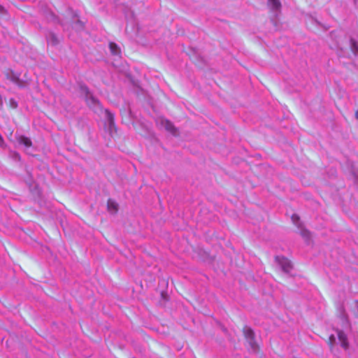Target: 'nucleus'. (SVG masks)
I'll return each mask as SVG.
<instances>
[{
    "instance_id": "f8f14e48",
    "label": "nucleus",
    "mask_w": 358,
    "mask_h": 358,
    "mask_svg": "<svg viewBox=\"0 0 358 358\" xmlns=\"http://www.w3.org/2000/svg\"><path fill=\"white\" fill-rule=\"evenodd\" d=\"M106 115H107V119L108 120L109 127H112L114 126L113 115L108 110H106Z\"/></svg>"
},
{
    "instance_id": "4468645a",
    "label": "nucleus",
    "mask_w": 358,
    "mask_h": 358,
    "mask_svg": "<svg viewBox=\"0 0 358 358\" xmlns=\"http://www.w3.org/2000/svg\"><path fill=\"white\" fill-rule=\"evenodd\" d=\"M48 42L50 43L52 45H56L58 43V40L55 35L50 34L48 38Z\"/></svg>"
},
{
    "instance_id": "7ed1b4c3",
    "label": "nucleus",
    "mask_w": 358,
    "mask_h": 358,
    "mask_svg": "<svg viewBox=\"0 0 358 358\" xmlns=\"http://www.w3.org/2000/svg\"><path fill=\"white\" fill-rule=\"evenodd\" d=\"M275 262L280 266L282 271L285 273H289L292 268V265L290 261L284 257L276 256Z\"/></svg>"
},
{
    "instance_id": "20e7f679",
    "label": "nucleus",
    "mask_w": 358,
    "mask_h": 358,
    "mask_svg": "<svg viewBox=\"0 0 358 358\" xmlns=\"http://www.w3.org/2000/svg\"><path fill=\"white\" fill-rule=\"evenodd\" d=\"M81 90L85 94L86 101L90 107L94 108L99 106V101L92 96L86 87H81Z\"/></svg>"
},
{
    "instance_id": "423d86ee",
    "label": "nucleus",
    "mask_w": 358,
    "mask_h": 358,
    "mask_svg": "<svg viewBox=\"0 0 358 358\" xmlns=\"http://www.w3.org/2000/svg\"><path fill=\"white\" fill-rule=\"evenodd\" d=\"M337 335H338V338L339 342L341 343V346L344 349H348V338H347V336L345 335V334L341 330H338Z\"/></svg>"
},
{
    "instance_id": "0eeeda50",
    "label": "nucleus",
    "mask_w": 358,
    "mask_h": 358,
    "mask_svg": "<svg viewBox=\"0 0 358 358\" xmlns=\"http://www.w3.org/2000/svg\"><path fill=\"white\" fill-rule=\"evenodd\" d=\"M107 208L110 213H116L118 210L117 203L112 199L108 200Z\"/></svg>"
},
{
    "instance_id": "9b49d317",
    "label": "nucleus",
    "mask_w": 358,
    "mask_h": 358,
    "mask_svg": "<svg viewBox=\"0 0 358 358\" xmlns=\"http://www.w3.org/2000/svg\"><path fill=\"white\" fill-rule=\"evenodd\" d=\"M109 48L113 55H117L120 53V49L114 43H110Z\"/></svg>"
},
{
    "instance_id": "39448f33",
    "label": "nucleus",
    "mask_w": 358,
    "mask_h": 358,
    "mask_svg": "<svg viewBox=\"0 0 358 358\" xmlns=\"http://www.w3.org/2000/svg\"><path fill=\"white\" fill-rule=\"evenodd\" d=\"M267 5L270 10L278 14L281 10V2L280 0H268Z\"/></svg>"
},
{
    "instance_id": "f03ea898",
    "label": "nucleus",
    "mask_w": 358,
    "mask_h": 358,
    "mask_svg": "<svg viewBox=\"0 0 358 358\" xmlns=\"http://www.w3.org/2000/svg\"><path fill=\"white\" fill-rule=\"evenodd\" d=\"M243 334L245 336V338L248 341L251 349L254 352H257L258 349V345L255 341V333L253 330L250 327L245 326L243 328Z\"/></svg>"
},
{
    "instance_id": "6e6552de",
    "label": "nucleus",
    "mask_w": 358,
    "mask_h": 358,
    "mask_svg": "<svg viewBox=\"0 0 358 358\" xmlns=\"http://www.w3.org/2000/svg\"><path fill=\"white\" fill-rule=\"evenodd\" d=\"M299 229L301 236L303 238L305 241L308 243L311 238V234L310 231L304 229L303 227H301Z\"/></svg>"
},
{
    "instance_id": "dca6fc26",
    "label": "nucleus",
    "mask_w": 358,
    "mask_h": 358,
    "mask_svg": "<svg viewBox=\"0 0 358 358\" xmlns=\"http://www.w3.org/2000/svg\"><path fill=\"white\" fill-rule=\"evenodd\" d=\"M10 105L13 108H16L17 107V103L13 99H10Z\"/></svg>"
},
{
    "instance_id": "2eb2a0df",
    "label": "nucleus",
    "mask_w": 358,
    "mask_h": 358,
    "mask_svg": "<svg viewBox=\"0 0 358 358\" xmlns=\"http://www.w3.org/2000/svg\"><path fill=\"white\" fill-rule=\"evenodd\" d=\"M329 345L332 347L336 342V338L334 335H331L329 338Z\"/></svg>"
},
{
    "instance_id": "f257e3e1",
    "label": "nucleus",
    "mask_w": 358,
    "mask_h": 358,
    "mask_svg": "<svg viewBox=\"0 0 358 358\" xmlns=\"http://www.w3.org/2000/svg\"><path fill=\"white\" fill-rule=\"evenodd\" d=\"M157 124L161 129H165L166 131L169 132L173 136H176L178 135V129L169 120L163 117H160L157 119Z\"/></svg>"
},
{
    "instance_id": "f3484780",
    "label": "nucleus",
    "mask_w": 358,
    "mask_h": 358,
    "mask_svg": "<svg viewBox=\"0 0 358 358\" xmlns=\"http://www.w3.org/2000/svg\"><path fill=\"white\" fill-rule=\"evenodd\" d=\"M4 145H5L4 141H3L1 135L0 134V147L3 148V147H4Z\"/></svg>"
},
{
    "instance_id": "aec40b11",
    "label": "nucleus",
    "mask_w": 358,
    "mask_h": 358,
    "mask_svg": "<svg viewBox=\"0 0 358 358\" xmlns=\"http://www.w3.org/2000/svg\"><path fill=\"white\" fill-rule=\"evenodd\" d=\"M355 117L358 120V110L355 113Z\"/></svg>"
},
{
    "instance_id": "a211bd4d",
    "label": "nucleus",
    "mask_w": 358,
    "mask_h": 358,
    "mask_svg": "<svg viewBox=\"0 0 358 358\" xmlns=\"http://www.w3.org/2000/svg\"><path fill=\"white\" fill-rule=\"evenodd\" d=\"M5 11L4 8L0 5V13H3Z\"/></svg>"
},
{
    "instance_id": "6ab92c4d",
    "label": "nucleus",
    "mask_w": 358,
    "mask_h": 358,
    "mask_svg": "<svg viewBox=\"0 0 358 358\" xmlns=\"http://www.w3.org/2000/svg\"><path fill=\"white\" fill-rule=\"evenodd\" d=\"M2 104H3L2 98L0 96V108L1 107Z\"/></svg>"
},
{
    "instance_id": "ddd939ff",
    "label": "nucleus",
    "mask_w": 358,
    "mask_h": 358,
    "mask_svg": "<svg viewBox=\"0 0 358 358\" xmlns=\"http://www.w3.org/2000/svg\"><path fill=\"white\" fill-rule=\"evenodd\" d=\"M292 221L293 222V223L297 226L299 228H300L301 227H302L300 224V222H299V217L296 215V214H294L292 215Z\"/></svg>"
},
{
    "instance_id": "1a4fd4ad",
    "label": "nucleus",
    "mask_w": 358,
    "mask_h": 358,
    "mask_svg": "<svg viewBox=\"0 0 358 358\" xmlns=\"http://www.w3.org/2000/svg\"><path fill=\"white\" fill-rule=\"evenodd\" d=\"M17 141L19 143L24 145L27 148H29L32 145L31 141L29 138L24 136H20Z\"/></svg>"
},
{
    "instance_id": "9d476101",
    "label": "nucleus",
    "mask_w": 358,
    "mask_h": 358,
    "mask_svg": "<svg viewBox=\"0 0 358 358\" xmlns=\"http://www.w3.org/2000/svg\"><path fill=\"white\" fill-rule=\"evenodd\" d=\"M350 48L355 55L358 54V43L353 38L350 39Z\"/></svg>"
}]
</instances>
